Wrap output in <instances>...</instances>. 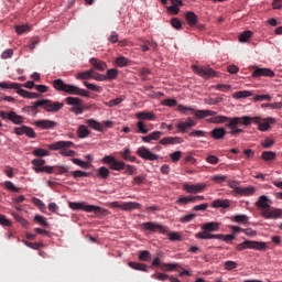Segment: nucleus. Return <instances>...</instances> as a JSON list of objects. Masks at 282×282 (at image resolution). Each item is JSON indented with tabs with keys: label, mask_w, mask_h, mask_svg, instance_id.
<instances>
[{
	"label": "nucleus",
	"mask_w": 282,
	"mask_h": 282,
	"mask_svg": "<svg viewBox=\"0 0 282 282\" xmlns=\"http://www.w3.org/2000/svg\"><path fill=\"white\" fill-rule=\"evenodd\" d=\"M237 120H242V117H226V116H214L210 119H208V122H212V124H225L230 129L231 135H239V133H243V129H241V122H236ZM236 122V123H235Z\"/></svg>",
	"instance_id": "f257e3e1"
},
{
	"label": "nucleus",
	"mask_w": 282,
	"mask_h": 282,
	"mask_svg": "<svg viewBox=\"0 0 282 282\" xmlns=\"http://www.w3.org/2000/svg\"><path fill=\"white\" fill-rule=\"evenodd\" d=\"M237 122H241V127H250L252 123L258 124L259 131H268L270 129V124H274L275 120L272 117L263 119L259 116H243L242 119H236L235 124H237Z\"/></svg>",
	"instance_id": "f03ea898"
},
{
	"label": "nucleus",
	"mask_w": 282,
	"mask_h": 282,
	"mask_svg": "<svg viewBox=\"0 0 282 282\" xmlns=\"http://www.w3.org/2000/svg\"><path fill=\"white\" fill-rule=\"evenodd\" d=\"M53 87L57 91H65V94H70L72 96H83L84 98H89V91L78 88V86L65 84L63 79H55L53 82Z\"/></svg>",
	"instance_id": "7ed1b4c3"
},
{
	"label": "nucleus",
	"mask_w": 282,
	"mask_h": 282,
	"mask_svg": "<svg viewBox=\"0 0 282 282\" xmlns=\"http://www.w3.org/2000/svg\"><path fill=\"white\" fill-rule=\"evenodd\" d=\"M202 230L197 234H195L196 239L207 240V239H224V235L221 234H210V232H217L219 230V223H207L202 226Z\"/></svg>",
	"instance_id": "20e7f679"
},
{
	"label": "nucleus",
	"mask_w": 282,
	"mask_h": 282,
	"mask_svg": "<svg viewBox=\"0 0 282 282\" xmlns=\"http://www.w3.org/2000/svg\"><path fill=\"white\" fill-rule=\"evenodd\" d=\"M70 147H74V142L57 141L55 143L48 144L47 149H50V151H59L61 155H64L65 158H75L76 151L69 150Z\"/></svg>",
	"instance_id": "39448f33"
},
{
	"label": "nucleus",
	"mask_w": 282,
	"mask_h": 282,
	"mask_svg": "<svg viewBox=\"0 0 282 282\" xmlns=\"http://www.w3.org/2000/svg\"><path fill=\"white\" fill-rule=\"evenodd\" d=\"M0 87L1 89H17L18 94L22 96V98L34 99V98H39L40 96L39 93H30L25 89H22L21 84H17V83L8 84L6 82H1Z\"/></svg>",
	"instance_id": "423d86ee"
},
{
	"label": "nucleus",
	"mask_w": 282,
	"mask_h": 282,
	"mask_svg": "<svg viewBox=\"0 0 282 282\" xmlns=\"http://www.w3.org/2000/svg\"><path fill=\"white\" fill-rule=\"evenodd\" d=\"M141 230H143V232H159V235L169 234V227L160 223H153V221L141 224Z\"/></svg>",
	"instance_id": "0eeeda50"
},
{
	"label": "nucleus",
	"mask_w": 282,
	"mask_h": 282,
	"mask_svg": "<svg viewBox=\"0 0 282 282\" xmlns=\"http://www.w3.org/2000/svg\"><path fill=\"white\" fill-rule=\"evenodd\" d=\"M177 111H183V113H186V111H193L195 118H197L198 120H204V118L217 116V111L214 110H195V108L182 105L177 106Z\"/></svg>",
	"instance_id": "6e6552de"
},
{
	"label": "nucleus",
	"mask_w": 282,
	"mask_h": 282,
	"mask_svg": "<svg viewBox=\"0 0 282 282\" xmlns=\"http://www.w3.org/2000/svg\"><path fill=\"white\" fill-rule=\"evenodd\" d=\"M267 248L268 245L265 242L247 240L243 241L242 243H239L236 247V250L241 252L242 250H267Z\"/></svg>",
	"instance_id": "1a4fd4ad"
},
{
	"label": "nucleus",
	"mask_w": 282,
	"mask_h": 282,
	"mask_svg": "<svg viewBox=\"0 0 282 282\" xmlns=\"http://www.w3.org/2000/svg\"><path fill=\"white\" fill-rule=\"evenodd\" d=\"M37 105H43V109L47 111L48 113H56L65 107V104L58 102V101H52L50 99H42L39 100Z\"/></svg>",
	"instance_id": "9d476101"
},
{
	"label": "nucleus",
	"mask_w": 282,
	"mask_h": 282,
	"mask_svg": "<svg viewBox=\"0 0 282 282\" xmlns=\"http://www.w3.org/2000/svg\"><path fill=\"white\" fill-rule=\"evenodd\" d=\"M192 69L195 74H197L202 78H205L206 80H208V78H215V76H217V72H215V69L210 67L204 68L197 65H192Z\"/></svg>",
	"instance_id": "9b49d317"
},
{
	"label": "nucleus",
	"mask_w": 282,
	"mask_h": 282,
	"mask_svg": "<svg viewBox=\"0 0 282 282\" xmlns=\"http://www.w3.org/2000/svg\"><path fill=\"white\" fill-rule=\"evenodd\" d=\"M72 210H85V213H100L101 208L95 205H86L85 203H69Z\"/></svg>",
	"instance_id": "f8f14e48"
},
{
	"label": "nucleus",
	"mask_w": 282,
	"mask_h": 282,
	"mask_svg": "<svg viewBox=\"0 0 282 282\" xmlns=\"http://www.w3.org/2000/svg\"><path fill=\"white\" fill-rule=\"evenodd\" d=\"M137 154L142 160H148V162H155L156 160H160V156L158 154H154L149 150V148L142 145L137 150Z\"/></svg>",
	"instance_id": "ddd939ff"
},
{
	"label": "nucleus",
	"mask_w": 282,
	"mask_h": 282,
	"mask_svg": "<svg viewBox=\"0 0 282 282\" xmlns=\"http://www.w3.org/2000/svg\"><path fill=\"white\" fill-rule=\"evenodd\" d=\"M86 124H88V127H90V129H94L95 131L102 132L107 128L111 129L113 122H111V121L98 122L95 119H88V120H86Z\"/></svg>",
	"instance_id": "4468645a"
},
{
	"label": "nucleus",
	"mask_w": 282,
	"mask_h": 282,
	"mask_svg": "<svg viewBox=\"0 0 282 282\" xmlns=\"http://www.w3.org/2000/svg\"><path fill=\"white\" fill-rule=\"evenodd\" d=\"M0 118H2V120H6L8 122V120H10V122H13V124H23V117L17 115V112L14 111H0Z\"/></svg>",
	"instance_id": "2eb2a0df"
},
{
	"label": "nucleus",
	"mask_w": 282,
	"mask_h": 282,
	"mask_svg": "<svg viewBox=\"0 0 282 282\" xmlns=\"http://www.w3.org/2000/svg\"><path fill=\"white\" fill-rule=\"evenodd\" d=\"M281 215H282V210L276 209L272 206H269L265 209H261V216L264 219H279Z\"/></svg>",
	"instance_id": "dca6fc26"
},
{
	"label": "nucleus",
	"mask_w": 282,
	"mask_h": 282,
	"mask_svg": "<svg viewBox=\"0 0 282 282\" xmlns=\"http://www.w3.org/2000/svg\"><path fill=\"white\" fill-rule=\"evenodd\" d=\"M112 208H121V210H139L141 208L140 203H133V202H128V203H119V202H113L111 203Z\"/></svg>",
	"instance_id": "f3484780"
},
{
	"label": "nucleus",
	"mask_w": 282,
	"mask_h": 282,
	"mask_svg": "<svg viewBox=\"0 0 282 282\" xmlns=\"http://www.w3.org/2000/svg\"><path fill=\"white\" fill-rule=\"evenodd\" d=\"M205 188H206L205 183H197L196 185H191L188 183H185L183 185V191H185V193H191L194 195H196L197 193H204Z\"/></svg>",
	"instance_id": "a211bd4d"
},
{
	"label": "nucleus",
	"mask_w": 282,
	"mask_h": 282,
	"mask_svg": "<svg viewBox=\"0 0 282 282\" xmlns=\"http://www.w3.org/2000/svg\"><path fill=\"white\" fill-rule=\"evenodd\" d=\"M35 127L39 129L50 130V129H56L58 127V122L52 121L50 119H41L34 122Z\"/></svg>",
	"instance_id": "6ab92c4d"
},
{
	"label": "nucleus",
	"mask_w": 282,
	"mask_h": 282,
	"mask_svg": "<svg viewBox=\"0 0 282 282\" xmlns=\"http://www.w3.org/2000/svg\"><path fill=\"white\" fill-rule=\"evenodd\" d=\"M261 76L267 78H274V70L270 68L256 67V69L252 72V78H261Z\"/></svg>",
	"instance_id": "aec40b11"
},
{
	"label": "nucleus",
	"mask_w": 282,
	"mask_h": 282,
	"mask_svg": "<svg viewBox=\"0 0 282 282\" xmlns=\"http://www.w3.org/2000/svg\"><path fill=\"white\" fill-rule=\"evenodd\" d=\"M197 126V121L193 120V118H187V121H181L180 123H177V129L178 131H181L182 133H186V129H191V127H196Z\"/></svg>",
	"instance_id": "412c9836"
},
{
	"label": "nucleus",
	"mask_w": 282,
	"mask_h": 282,
	"mask_svg": "<svg viewBox=\"0 0 282 282\" xmlns=\"http://www.w3.org/2000/svg\"><path fill=\"white\" fill-rule=\"evenodd\" d=\"M89 63L94 69H97V72H105L107 69V62H104L102 59L93 57L89 59Z\"/></svg>",
	"instance_id": "4be33fe9"
},
{
	"label": "nucleus",
	"mask_w": 282,
	"mask_h": 282,
	"mask_svg": "<svg viewBox=\"0 0 282 282\" xmlns=\"http://www.w3.org/2000/svg\"><path fill=\"white\" fill-rule=\"evenodd\" d=\"M185 20L191 28H195V25H197V21H199L197 14H195V12L193 11H188L185 13Z\"/></svg>",
	"instance_id": "5701e85b"
},
{
	"label": "nucleus",
	"mask_w": 282,
	"mask_h": 282,
	"mask_svg": "<svg viewBox=\"0 0 282 282\" xmlns=\"http://www.w3.org/2000/svg\"><path fill=\"white\" fill-rule=\"evenodd\" d=\"M210 137L214 140H224L226 138V129L224 128H215L210 131Z\"/></svg>",
	"instance_id": "b1692460"
},
{
	"label": "nucleus",
	"mask_w": 282,
	"mask_h": 282,
	"mask_svg": "<svg viewBox=\"0 0 282 282\" xmlns=\"http://www.w3.org/2000/svg\"><path fill=\"white\" fill-rule=\"evenodd\" d=\"M160 144L166 147V144H182V139L180 137H166L160 140Z\"/></svg>",
	"instance_id": "393cba45"
},
{
	"label": "nucleus",
	"mask_w": 282,
	"mask_h": 282,
	"mask_svg": "<svg viewBox=\"0 0 282 282\" xmlns=\"http://www.w3.org/2000/svg\"><path fill=\"white\" fill-rule=\"evenodd\" d=\"M160 138H162V132L153 131L145 137H141V140H142V142L151 143V142H153V140H160Z\"/></svg>",
	"instance_id": "a878e982"
},
{
	"label": "nucleus",
	"mask_w": 282,
	"mask_h": 282,
	"mask_svg": "<svg viewBox=\"0 0 282 282\" xmlns=\"http://www.w3.org/2000/svg\"><path fill=\"white\" fill-rule=\"evenodd\" d=\"M254 193H257V188L254 186L240 187L237 195H240L241 197H250V195H254Z\"/></svg>",
	"instance_id": "bb28decb"
},
{
	"label": "nucleus",
	"mask_w": 282,
	"mask_h": 282,
	"mask_svg": "<svg viewBox=\"0 0 282 282\" xmlns=\"http://www.w3.org/2000/svg\"><path fill=\"white\" fill-rule=\"evenodd\" d=\"M111 175V171H109L108 167L101 166L97 170L96 177L99 180H109V176Z\"/></svg>",
	"instance_id": "cd10ccee"
},
{
	"label": "nucleus",
	"mask_w": 282,
	"mask_h": 282,
	"mask_svg": "<svg viewBox=\"0 0 282 282\" xmlns=\"http://www.w3.org/2000/svg\"><path fill=\"white\" fill-rule=\"evenodd\" d=\"M256 205L258 208H261V210H265V208H270V199L268 198V196L262 195L259 197Z\"/></svg>",
	"instance_id": "c85d7f7f"
},
{
	"label": "nucleus",
	"mask_w": 282,
	"mask_h": 282,
	"mask_svg": "<svg viewBox=\"0 0 282 282\" xmlns=\"http://www.w3.org/2000/svg\"><path fill=\"white\" fill-rule=\"evenodd\" d=\"M76 78L77 80H91V78H94V68L78 73Z\"/></svg>",
	"instance_id": "c756f323"
},
{
	"label": "nucleus",
	"mask_w": 282,
	"mask_h": 282,
	"mask_svg": "<svg viewBox=\"0 0 282 282\" xmlns=\"http://www.w3.org/2000/svg\"><path fill=\"white\" fill-rule=\"evenodd\" d=\"M212 208H230V200L216 199L212 203Z\"/></svg>",
	"instance_id": "7c9ffc66"
},
{
	"label": "nucleus",
	"mask_w": 282,
	"mask_h": 282,
	"mask_svg": "<svg viewBox=\"0 0 282 282\" xmlns=\"http://www.w3.org/2000/svg\"><path fill=\"white\" fill-rule=\"evenodd\" d=\"M138 120H155V113L148 111H140L137 113Z\"/></svg>",
	"instance_id": "2f4dec72"
},
{
	"label": "nucleus",
	"mask_w": 282,
	"mask_h": 282,
	"mask_svg": "<svg viewBox=\"0 0 282 282\" xmlns=\"http://www.w3.org/2000/svg\"><path fill=\"white\" fill-rule=\"evenodd\" d=\"M128 265L132 270H138L139 272H148L147 264H144V263L131 261V262L128 263Z\"/></svg>",
	"instance_id": "473e14b6"
},
{
	"label": "nucleus",
	"mask_w": 282,
	"mask_h": 282,
	"mask_svg": "<svg viewBox=\"0 0 282 282\" xmlns=\"http://www.w3.org/2000/svg\"><path fill=\"white\" fill-rule=\"evenodd\" d=\"M127 163L124 161L115 160V162L109 166L110 171H124Z\"/></svg>",
	"instance_id": "72a5a7b5"
},
{
	"label": "nucleus",
	"mask_w": 282,
	"mask_h": 282,
	"mask_svg": "<svg viewBox=\"0 0 282 282\" xmlns=\"http://www.w3.org/2000/svg\"><path fill=\"white\" fill-rule=\"evenodd\" d=\"M122 160H126V162H135V156L131 155V150L129 148H124V150L121 152Z\"/></svg>",
	"instance_id": "f704fd0d"
},
{
	"label": "nucleus",
	"mask_w": 282,
	"mask_h": 282,
	"mask_svg": "<svg viewBox=\"0 0 282 282\" xmlns=\"http://www.w3.org/2000/svg\"><path fill=\"white\" fill-rule=\"evenodd\" d=\"M53 173H55V175H67V173H69V167L65 165H55Z\"/></svg>",
	"instance_id": "c9c22d12"
},
{
	"label": "nucleus",
	"mask_w": 282,
	"mask_h": 282,
	"mask_svg": "<svg viewBox=\"0 0 282 282\" xmlns=\"http://www.w3.org/2000/svg\"><path fill=\"white\" fill-rule=\"evenodd\" d=\"M66 105H69L70 107H78L79 105H83V101L78 97H67L65 99Z\"/></svg>",
	"instance_id": "e433bc0d"
},
{
	"label": "nucleus",
	"mask_w": 282,
	"mask_h": 282,
	"mask_svg": "<svg viewBox=\"0 0 282 282\" xmlns=\"http://www.w3.org/2000/svg\"><path fill=\"white\" fill-rule=\"evenodd\" d=\"M261 158L264 162H273V160H276V153L272 151H264L262 152Z\"/></svg>",
	"instance_id": "4c0bfd02"
},
{
	"label": "nucleus",
	"mask_w": 282,
	"mask_h": 282,
	"mask_svg": "<svg viewBox=\"0 0 282 282\" xmlns=\"http://www.w3.org/2000/svg\"><path fill=\"white\" fill-rule=\"evenodd\" d=\"M89 129H87V126L80 124L77 129V135L78 138L85 139L89 135Z\"/></svg>",
	"instance_id": "58836bf2"
},
{
	"label": "nucleus",
	"mask_w": 282,
	"mask_h": 282,
	"mask_svg": "<svg viewBox=\"0 0 282 282\" xmlns=\"http://www.w3.org/2000/svg\"><path fill=\"white\" fill-rule=\"evenodd\" d=\"M250 96H252V91H250V90H240V91H236L234 94V98L236 100H239L241 98H250Z\"/></svg>",
	"instance_id": "ea45409f"
},
{
	"label": "nucleus",
	"mask_w": 282,
	"mask_h": 282,
	"mask_svg": "<svg viewBox=\"0 0 282 282\" xmlns=\"http://www.w3.org/2000/svg\"><path fill=\"white\" fill-rule=\"evenodd\" d=\"M137 133H142L143 135H147V133H149V128H147L144 121L140 120L137 122Z\"/></svg>",
	"instance_id": "a19ab883"
},
{
	"label": "nucleus",
	"mask_w": 282,
	"mask_h": 282,
	"mask_svg": "<svg viewBox=\"0 0 282 282\" xmlns=\"http://www.w3.org/2000/svg\"><path fill=\"white\" fill-rule=\"evenodd\" d=\"M139 261L149 262L151 261V252L149 250L139 251Z\"/></svg>",
	"instance_id": "79ce46f5"
},
{
	"label": "nucleus",
	"mask_w": 282,
	"mask_h": 282,
	"mask_svg": "<svg viewBox=\"0 0 282 282\" xmlns=\"http://www.w3.org/2000/svg\"><path fill=\"white\" fill-rule=\"evenodd\" d=\"M250 39H252V31H243L239 35L240 43H248V41H250Z\"/></svg>",
	"instance_id": "37998d69"
},
{
	"label": "nucleus",
	"mask_w": 282,
	"mask_h": 282,
	"mask_svg": "<svg viewBox=\"0 0 282 282\" xmlns=\"http://www.w3.org/2000/svg\"><path fill=\"white\" fill-rule=\"evenodd\" d=\"M72 174V176L74 177V180H78V177H89V175H91L89 172H85V171H72L69 172Z\"/></svg>",
	"instance_id": "c03bdc74"
},
{
	"label": "nucleus",
	"mask_w": 282,
	"mask_h": 282,
	"mask_svg": "<svg viewBox=\"0 0 282 282\" xmlns=\"http://www.w3.org/2000/svg\"><path fill=\"white\" fill-rule=\"evenodd\" d=\"M105 76H106V80H116V78L118 77V69L110 68L107 70Z\"/></svg>",
	"instance_id": "a18cd8bd"
},
{
	"label": "nucleus",
	"mask_w": 282,
	"mask_h": 282,
	"mask_svg": "<svg viewBox=\"0 0 282 282\" xmlns=\"http://www.w3.org/2000/svg\"><path fill=\"white\" fill-rule=\"evenodd\" d=\"M35 173H54V166L45 165L42 167H34Z\"/></svg>",
	"instance_id": "49530a36"
},
{
	"label": "nucleus",
	"mask_w": 282,
	"mask_h": 282,
	"mask_svg": "<svg viewBox=\"0 0 282 282\" xmlns=\"http://www.w3.org/2000/svg\"><path fill=\"white\" fill-rule=\"evenodd\" d=\"M33 155L35 158H47V155H50V151L45 149H35L33 151Z\"/></svg>",
	"instance_id": "de8ad7c7"
},
{
	"label": "nucleus",
	"mask_w": 282,
	"mask_h": 282,
	"mask_svg": "<svg viewBox=\"0 0 282 282\" xmlns=\"http://www.w3.org/2000/svg\"><path fill=\"white\" fill-rule=\"evenodd\" d=\"M227 180L228 176L221 174L212 176V182H215V184H224V182H226Z\"/></svg>",
	"instance_id": "09e8293b"
},
{
	"label": "nucleus",
	"mask_w": 282,
	"mask_h": 282,
	"mask_svg": "<svg viewBox=\"0 0 282 282\" xmlns=\"http://www.w3.org/2000/svg\"><path fill=\"white\" fill-rule=\"evenodd\" d=\"M84 85H85V87H87V89H90V91H97L98 94H100V91H102V87L97 86L95 84L84 82Z\"/></svg>",
	"instance_id": "8fccbe9b"
},
{
	"label": "nucleus",
	"mask_w": 282,
	"mask_h": 282,
	"mask_svg": "<svg viewBox=\"0 0 282 282\" xmlns=\"http://www.w3.org/2000/svg\"><path fill=\"white\" fill-rule=\"evenodd\" d=\"M73 164L80 166V169H89V162L82 161L80 159H72Z\"/></svg>",
	"instance_id": "3c124183"
},
{
	"label": "nucleus",
	"mask_w": 282,
	"mask_h": 282,
	"mask_svg": "<svg viewBox=\"0 0 282 282\" xmlns=\"http://www.w3.org/2000/svg\"><path fill=\"white\" fill-rule=\"evenodd\" d=\"M116 64L118 67H127V65H129V59L124 56H119L116 58Z\"/></svg>",
	"instance_id": "603ef678"
},
{
	"label": "nucleus",
	"mask_w": 282,
	"mask_h": 282,
	"mask_svg": "<svg viewBox=\"0 0 282 282\" xmlns=\"http://www.w3.org/2000/svg\"><path fill=\"white\" fill-rule=\"evenodd\" d=\"M4 187L12 193H19V191H21V188L14 186V183L10 181L4 182Z\"/></svg>",
	"instance_id": "864d4df0"
},
{
	"label": "nucleus",
	"mask_w": 282,
	"mask_h": 282,
	"mask_svg": "<svg viewBox=\"0 0 282 282\" xmlns=\"http://www.w3.org/2000/svg\"><path fill=\"white\" fill-rule=\"evenodd\" d=\"M180 264H173V263H162L161 270L162 272H171V270H175Z\"/></svg>",
	"instance_id": "5fc2aeb1"
},
{
	"label": "nucleus",
	"mask_w": 282,
	"mask_h": 282,
	"mask_svg": "<svg viewBox=\"0 0 282 282\" xmlns=\"http://www.w3.org/2000/svg\"><path fill=\"white\" fill-rule=\"evenodd\" d=\"M262 109H265L267 107H270V109H282V102H273V104H262L261 105Z\"/></svg>",
	"instance_id": "6e6d98bb"
},
{
	"label": "nucleus",
	"mask_w": 282,
	"mask_h": 282,
	"mask_svg": "<svg viewBox=\"0 0 282 282\" xmlns=\"http://www.w3.org/2000/svg\"><path fill=\"white\" fill-rule=\"evenodd\" d=\"M24 135H26V138L34 139L36 138V132L34 131L33 128L26 126L24 128Z\"/></svg>",
	"instance_id": "4d7b16f0"
},
{
	"label": "nucleus",
	"mask_w": 282,
	"mask_h": 282,
	"mask_svg": "<svg viewBox=\"0 0 282 282\" xmlns=\"http://www.w3.org/2000/svg\"><path fill=\"white\" fill-rule=\"evenodd\" d=\"M167 237L170 241H182V235L180 232L172 231L167 234Z\"/></svg>",
	"instance_id": "13d9d810"
},
{
	"label": "nucleus",
	"mask_w": 282,
	"mask_h": 282,
	"mask_svg": "<svg viewBox=\"0 0 282 282\" xmlns=\"http://www.w3.org/2000/svg\"><path fill=\"white\" fill-rule=\"evenodd\" d=\"M101 162H102V164H108L109 166H111V164H113L116 162V156L106 155L102 158Z\"/></svg>",
	"instance_id": "bf43d9fd"
},
{
	"label": "nucleus",
	"mask_w": 282,
	"mask_h": 282,
	"mask_svg": "<svg viewBox=\"0 0 282 282\" xmlns=\"http://www.w3.org/2000/svg\"><path fill=\"white\" fill-rule=\"evenodd\" d=\"M228 186L235 191L236 195H238L239 189L241 188V186H239V182L237 181H228Z\"/></svg>",
	"instance_id": "052dcab7"
},
{
	"label": "nucleus",
	"mask_w": 282,
	"mask_h": 282,
	"mask_svg": "<svg viewBox=\"0 0 282 282\" xmlns=\"http://www.w3.org/2000/svg\"><path fill=\"white\" fill-rule=\"evenodd\" d=\"M170 23L174 30H182V21H180L177 18L171 19Z\"/></svg>",
	"instance_id": "680f3d73"
},
{
	"label": "nucleus",
	"mask_w": 282,
	"mask_h": 282,
	"mask_svg": "<svg viewBox=\"0 0 282 282\" xmlns=\"http://www.w3.org/2000/svg\"><path fill=\"white\" fill-rule=\"evenodd\" d=\"M122 98L118 97L115 99H111L110 101L106 102L107 107H118V105H120L122 102Z\"/></svg>",
	"instance_id": "e2e57ef3"
},
{
	"label": "nucleus",
	"mask_w": 282,
	"mask_h": 282,
	"mask_svg": "<svg viewBox=\"0 0 282 282\" xmlns=\"http://www.w3.org/2000/svg\"><path fill=\"white\" fill-rule=\"evenodd\" d=\"M152 279H155L156 281H166L169 279V274L154 273V274H152Z\"/></svg>",
	"instance_id": "0e129e2a"
},
{
	"label": "nucleus",
	"mask_w": 282,
	"mask_h": 282,
	"mask_svg": "<svg viewBox=\"0 0 282 282\" xmlns=\"http://www.w3.org/2000/svg\"><path fill=\"white\" fill-rule=\"evenodd\" d=\"M124 169H126L124 171L126 175H134L135 171H138L134 165H130V164H126Z\"/></svg>",
	"instance_id": "69168bd1"
},
{
	"label": "nucleus",
	"mask_w": 282,
	"mask_h": 282,
	"mask_svg": "<svg viewBox=\"0 0 282 282\" xmlns=\"http://www.w3.org/2000/svg\"><path fill=\"white\" fill-rule=\"evenodd\" d=\"M162 105H164V107H177V100H175V99H164L162 101Z\"/></svg>",
	"instance_id": "338daca9"
},
{
	"label": "nucleus",
	"mask_w": 282,
	"mask_h": 282,
	"mask_svg": "<svg viewBox=\"0 0 282 282\" xmlns=\"http://www.w3.org/2000/svg\"><path fill=\"white\" fill-rule=\"evenodd\" d=\"M274 144V139L265 138L262 142L263 149H270Z\"/></svg>",
	"instance_id": "774afa93"
}]
</instances>
